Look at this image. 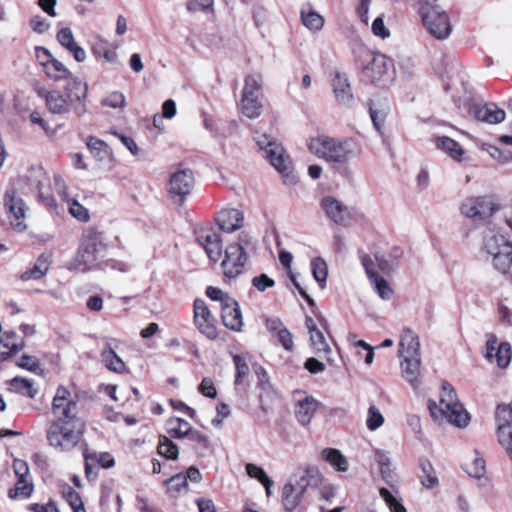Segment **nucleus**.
Wrapping results in <instances>:
<instances>
[{
    "label": "nucleus",
    "instance_id": "nucleus-32",
    "mask_svg": "<svg viewBox=\"0 0 512 512\" xmlns=\"http://www.w3.org/2000/svg\"><path fill=\"white\" fill-rule=\"evenodd\" d=\"M321 455L322 458L337 471L344 472L348 470V461L339 450L334 448H325L322 450Z\"/></svg>",
    "mask_w": 512,
    "mask_h": 512
},
{
    "label": "nucleus",
    "instance_id": "nucleus-51",
    "mask_svg": "<svg viewBox=\"0 0 512 512\" xmlns=\"http://www.w3.org/2000/svg\"><path fill=\"white\" fill-rule=\"evenodd\" d=\"M70 214L79 221L86 222L89 220L88 210L81 205L76 199L69 198L67 201Z\"/></svg>",
    "mask_w": 512,
    "mask_h": 512
},
{
    "label": "nucleus",
    "instance_id": "nucleus-52",
    "mask_svg": "<svg viewBox=\"0 0 512 512\" xmlns=\"http://www.w3.org/2000/svg\"><path fill=\"white\" fill-rule=\"evenodd\" d=\"M310 341L313 349L317 353H328L330 352V347L324 337L322 331L317 330L310 333Z\"/></svg>",
    "mask_w": 512,
    "mask_h": 512
},
{
    "label": "nucleus",
    "instance_id": "nucleus-63",
    "mask_svg": "<svg viewBox=\"0 0 512 512\" xmlns=\"http://www.w3.org/2000/svg\"><path fill=\"white\" fill-rule=\"evenodd\" d=\"M498 345L499 344H498V339H497L496 335L487 334V341H486L484 356L488 361H490V362L494 361V355L497 351Z\"/></svg>",
    "mask_w": 512,
    "mask_h": 512
},
{
    "label": "nucleus",
    "instance_id": "nucleus-10",
    "mask_svg": "<svg viewBox=\"0 0 512 512\" xmlns=\"http://www.w3.org/2000/svg\"><path fill=\"white\" fill-rule=\"evenodd\" d=\"M497 206L490 197L479 196L465 199L461 204V212L467 218L485 220L493 215Z\"/></svg>",
    "mask_w": 512,
    "mask_h": 512
},
{
    "label": "nucleus",
    "instance_id": "nucleus-11",
    "mask_svg": "<svg viewBox=\"0 0 512 512\" xmlns=\"http://www.w3.org/2000/svg\"><path fill=\"white\" fill-rule=\"evenodd\" d=\"M496 422L498 441L512 460V408L499 405L496 411Z\"/></svg>",
    "mask_w": 512,
    "mask_h": 512
},
{
    "label": "nucleus",
    "instance_id": "nucleus-26",
    "mask_svg": "<svg viewBox=\"0 0 512 512\" xmlns=\"http://www.w3.org/2000/svg\"><path fill=\"white\" fill-rule=\"evenodd\" d=\"M44 73L48 79L54 82H65V86H70L72 81H82L81 79L74 77L70 70L57 59L48 65L44 70Z\"/></svg>",
    "mask_w": 512,
    "mask_h": 512
},
{
    "label": "nucleus",
    "instance_id": "nucleus-21",
    "mask_svg": "<svg viewBox=\"0 0 512 512\" xmlns=\"http://www.w3.org/2000/svg\"><path fill=\"white\" fill-rule=\"evenodd\" d=\"M243 213L234 208L222 209L216 216V223L222 231L234 232L243 226Z\"/></svg>",
    "mask_w": 512,
    "mask_h": 512
},
{
    "label": "nucleus",
    "instance_id": "nucleus-53",
    "mask_svg": "<svg viewBox=\"0 0 512 512\" xmlns=\"http://www.w3.org/2000/svg\"><path fill=\"white\" fill-rule=\"evenodd\" d=\"M421 469L425 477L421 478V483L427 488H433L438 484V479L434 475V469L429 462H422Z\"/></svg>",
    "mask_w": 512,
    "mask_h": 512
},
{
    "label": "nucleus",
    "instance_id": "nucleus-44",
    "mask_svg": "<svg viewBox=\"0 0 512 512\" xmlns=\"http://www.w3.org/2000/svg\"><path fill=\"white\" fill-rule=\"evenodd\" d=\"M157 449L158 453L167 459L176 460L178 458L179 450L177 445L166 436H160Z\"/></svg>",
    "mask_w": 512,
    "mask_h": 512
},
{
    "label": "nucleus",
    "instance_id": "nucleus-25",
    "mask_svg": "<svg viewBox=\"0 0 512 512\" xmlns=\"http://www.w3.org/2000/svg\"><path fill=\"white\" fill-rule=\"evenodd\" d=\"M399 347L400 357H421L419 338L409 328L403 330Z\"/></svg>",
    "mask_w": 512,
    "mask_h": 512
},
{
    "label": "nucleus",
    "instance_id": "nucleus-37",
    "mask_svg": "<svg viewBox=\"0 0 512 512\" xmlns=\"http://www.w3.org/2000/svg\"><path fill=\"white\" fill-rule=\"evenodd\" d=\"M241 110L246 117L254 119L261 115L262 103L258 98L241 95Z\"/></svg>",
    "mask_w": 512,
    "mask_h": 512
},
{
    "label": "nucleus",
    "instance_id": "nucleus-5",
    "mask_svg": "<svg viewBox=\"0 0 512 512\" xmlns=\"http://www.w3.org/2000/svg\"><path fill=\"white\" fill-rule=\"evenodd\" d=\"M428 408L432 417H444L449 423L458 427H464L469 423L470 417L463 405L458 401L455 389L448 382L442 384V392L440 394V402L438 405L429 401Z\"/></svg>",
    "mask_w": 512,
    "mask_h": 512
},
{
    "label": "nucleus",
    "instance_id": "nucleus-49",
    "mask_svg": "<svg viewBox=\"0 0 512 512\" xmlns=\"http://www.w3.org/2000/svg\"><path fill=\"white\" fill-rule=\"evenodd\" d=\"M379 494L387 504L390 512H407L402 503L387 488H380Z\"/></svg>",
    "mask_w": 512,
    "mask_h": 512
},
{
    "label": "nucleus",
    "instance_id": "nucleus-6",
    "mask_svg": "<svg viewBox=\"0 0 512 512\" xmlns=\"http://www.w3.org/2000/svg\"><path fill=\"white\" fill-rule=\"evenodd\" d=\"M482 252L495 270L503 274L510 273L512 279V242L489 229L483 236Z\"/></svg>",
    "mask_w": 512,
    "mask_h": 512
},
{
    "label": "nucleus",
    "instance_id": "nucleus-14",
    "mask_svg": "<svg viewBox=\"0 0 512 512\" xmlns=\"http://www.w3.org/2000/svg\"><path fill=\"white\" fill-rule=\"evenodd\" d=\"M320 403L306 392L298 391L294 397V415L302 426L310 424Z\"/></svg>",
    "mask_w": 512,
    "mask_h": 512
},
{
    "label": "nucleus",
    "instance_id": "nucleus-36",
    "mask_svg": "<svg viewBox=\"0 0 512 512\" xmlns=\"http://www.w3.org/2000/svg\"><path fill=\"white\" fill-rule=\"evenodd\" d=\"M168 426V434L170 437L177 439L184 437L188 438L189 434L193 430L190 424L181 418L170 419L168 421Z\"/></svg>",
    "mask_w": 512,
    "mask_h": 512
},
{
    "label": "nucleus",
    "instance_id": "nucleus-34",
    "mask_svg": "<svg viewBox=\"0 0 512 512\" xmlns=\"http://www.w3.org/2000/svg\"><path fill=\"white\" fill-rule=\"evenodd\" d=\"M87 147L89 148L92 156L94 158H98L99 160H106L113 157V154L108 145L96 137L90 136L88 138Z\"/></svg>",
    "mask_w": 512,
    "mask_h": 512
},
{
    "label": "nucleus",
    "instance_id": "nucleus-35",
    "mask_svg": "<svg viewBox=\"0 0 512 512\" xmlns=\"http://www.w3.org/2000/svg\"><path fill=\"white\" fill-rule=\"evenodd\" d=\"M301 20L303 25L311 31H320L324 26V18L312 8L302 9Z\"/></svg>",
    "mask_w": 512,
    "mask_h": 512
},
{
    "label": "nucleus",
    "instance_id": "nucleus-38",
    "mask_svg": "<svg viewBox=\"0 0 512 512\" xmlns=\"http://www.w3.org/2000/svg\"><path fill=\"white\" fill-rule=\"evenodd\" d=\"M262 79L260 75H248L244 81L242 95L260 99Z\"/></svg>",
    "mask_w": 512,
    "mask_h": 512
},
{
    "label": "nucleus",
    "instance_id": "nucleus-12",
    "mask_svg": "<svg viewBox=\"0 0 512 512\" xmlns=\"http://www.w3.org/2000/svg\"><path fill=\"white\" fill-rule=\"evenodd\" d=\"M194 323L198 330L208 339H215L218 335L215 318L202 299H196L193 305Z\"/></svg>",
    "mask_w": 512,
    "mask_h": 512
},
{
    "label": "nucleus",
    "instance_id": "nucleus-54",
    "mask_svg": "<svg viewBox=\"0 0 512 512\" xmlns=\"http://www.w3.org/2000/svg\"><path fill=\"white\" fill-rule=\"evenodd\" d=\"M102 105L113 109L123 108L126 104V98L123 93L113 91L102 100Z\"/></svg>",
    "mask_w": 512,
    "mask_h": 512
},
{
    "label": "nucleus",
    "instance_id": "nucleus-18",
    "mask_svg": "<svg viewBox=\"0 0 512 512\" xmlns=\"http://www.w3.org/2000/svg\"><path fill=\"white\" fill-rule=\"evenodd\" d=\"M468 111L475 119L488 124L501 123L506 116L505 111L494 103H471Z\"/></svg>",
    "mask_w": 512,
    "mask_h": 512
},
{
    "label": "nucleus",
    "instance_id": "nucleus-20",
    "mask_svg": "<svg viewBox=\"0 0 512 512\" xmlns=\"http://www.w3.org/2000/svg\"><path fill=\"white\" fill-rule=\"evenodd\" d=\"M320 480L321 474L319 469L315 466H306L299 467L289 481H292V486L304 495L308 487L318 485Z\"/></svg>",
    "mask_w": 512,
    "mask_h": 512
},
{
    "label": "nucleus",
    "instance_id": "nucleus-22",
    "mask_svg": "<svg viewBox=\"0 0 512 512\" xmlns=\"http://www.w3.org/2000/svg\"><path fill=\"white\" fill-rule=\"evenodd\" d=\"M334 96L338 103L349 105L353 100L351 85L345 73L336 71L331 80Z\"/></svg>",
    "mask_w": 512,
    "mask_h": 512
},
{
    "label": "nucleus",
    "instance_id": "nucleus-47",
    "mask_svg": "<svg viewBox=\"0 0 512 512\" xmlns=\"http://www.w3.org/2000/svg\"><path fill=\"white\" fill-rule=\"evenodd\" d=\"M32 491L33 485L27 478H18L15 487L9 490L8 496L11 499L27 498L31 495Z\"/></svg>",
    "mask_w": 512,
    "mask_h": 512
},
{
    "label": "nucleus",
    "instance_id": "nucleus-46",
    "mask_svg": "<svg viewBox=\"0 0 512 512\" xmlns=\"http://www.w3.org/2000/svg\"><path fill=\"white\" fill-rule=\"evenodd\" d=\"M11 387L19 393H23L29 398H34L38 391L33 387V383L21 377H15L10 381Z\"/></svg>",
    "mask_w": 512,
    "mask_h": 512
},
{
    "label": "nucleus",
    "instance_id": "nucleus-58",
    "mask_svg": "<svg viewBox=\"0 0 512 512\" xmlns=\"http://www.w3.org/2000/svg\"><path fill=\"white\" fill-rule=\"evenodd\" d=\"M167 485L169 491L180 492L188 486L187 477L183 473H178L167 481Z\"/></svg>",
    "mask_w": 512,
    "mask_h": 512
},
{
    "label": "nucleus",
    "instance_id": "nucleus-2",
    "mask_svg": "<svg viewBox=\"0 0 512 512\" xmlns=\"http://www.w3.org/2000/svg\"><path fill=\"white\" fill-rule=\"evenodd\" d=\"M47 177L40 165L32 166L30 175L20 177L11 183L4 194V207L11 227L17 232L27 229L26 214L28 207L21 195L28 191H37L39 200L46 207H55L56 202L47 187Z\"/></svg>",
    "mask_w": 512,
    "mask_h": 512
},
{
    "label": "nucleus",
    "instance_id": "nucleus-41",
    "mask_svg": "<svg viewBox=\"0 0 512 512\" xmlns=\"http://www.w3.org/2000/svg\"><path fill=\"white\" fill-rule=\"evenodd\" d=\"M271 164L282 175L286 185H295L298 182L292 162H271Z\"/></svg>",
    "mask_w": 512,
    "mask_h": 512
},
{
    "label": "nucleus",
    "instance_id": "nucleus-64",
    "mask_svg": "<svg viewBox=\"0 0 512 512\" xmlns=\"http://www.w3.org/2000/svg\"><path fill=\"white\" fill-rule=\"evenodd\" d=\"M198 391L209 398H215L217 391L211 378L205 377L201 381Z\"/></svg>",
    "mask_w": 512,
    "mask_h": 512
},
{
    "label": "nucleus",
    "instance_id": "nucleus-1",
    "mask_svg": "<svg viewBox=\"0 0 512 512\" xmlns=\"http://www.w3.org/2000/svg\"><path fill=\"white\" fill-rule=\"evenodd\" d=\"M54 419L46 429V439L52 448L70 452L82 441L85 425L77 416V400L64 386H59L52 400Z\"/></svg>",
    "mask_w": 512,
    "mask_h": 512
},
{
    "label": "nucleus",
    "instance_id": "nucleus-48",
    "mask_svg": "<svg viewBox=\"0 0 512 512\" xmlns=\"http://www.w3.org/2000/svg\"><path fill=\"white\" fill-rule=\"evenodd\" d=\"M512 350L511 345L507 342H502L498 345L497 351L494 355V360L496 361L499 368H506L511 361Z\"/></svg>",
    "mask_w": 512,
    "mask_h": 512
},
{
    "label": "nucleus",
    "instance_id": "nucleus-13",
    "mask_svg": "<svg viewBox=\"0 0 512 512\" xmlns=\"http://www.w3.org/2000/svg\"><path fill=\"white\" fill-rule=\"evenodd\" d=\"M196 241L201 245L211 261H218L222 255V239L212 227H202L195 231Z\"/></svg>",
    "mask_w": 512,
    "mask_h": 512
},
{
    "label": "nucleus",
    "instance_id": "nucleus-60",
    "mask_svg": "<svg viewBox=\"0 0 512 512\" xmlns=\"http://www.w3.org/2000/svg\"><path fill=\"white\" fill-rule=\"evenodd\" d=\"M371 120L375 126V128L380 131L381 127L384 124L387 111L384 108H376L374 105H371L369 108Z\"/></svg>",
    "mask_w": 512,
    "mask_h": 512
},
{
    "label": "nucleus",
    "instance_id": "nucleus-56",
    "mask_svg": "<svg viewBox=\"0 0 512 512\" xmlns=\"http://www.w3.org/2000/svg\"><path fill=\"white\" fill-rule=\"evenodd\" d=\"M188 439L195 445V449L197 450H206L210 446V440L208 436L194 429L189 434Z\"/></svg>",
    "mask_w": 512,
    "mask_h": 512
},
{
    "label": "nucleus",
    "instance_id": "nucleus-24",
    "mask_svg": "<svg viewBox=\"0 0 512 512\" xmlns=\"http://www.w3.org/2000/svg\"><path fill=\"white\" fill-rule=\"evenodd\" d=\"M52 262V253L44 252L35 261L32 268L22 272L19 276L22 281L39 280L47 274Z\"/></svg>",
    "mask_w": 512,
    "mask_h": 512
},
{
    "label": "nucleus",
    "instance_id": "nucleus-39",
    "mask_svg": "<svg viewBox=\"0 0 512 512\" xmlns=\"http://www.w3.org/2000/svg\"><path fill=\"white\" fill-rule=\"evenodd\" d=\"M63 498L68 502L74 512H86L79 493L69 485L61 488Z\"/></svg>",
    "mask_w": 512,
    "mask_h": 512
},
{
    "label": "nucleus",
    "instance_id": "nucleus-59",
    "mask_svg": "<svg viewBox=\"0 0 512 512\" xmlns=\"http://www.w3.org/2000/svg\"><path fill=\"white\" fill-rule=\"evenodd\" d=\"M206 295L213 301H219L221 303V307L233 299L221 289L213 286H208L206 288Z\"/></svg>",
    "mask_w": 512,
    "mask_h": 512
},
{
    "label": "nucleus",
    "instance_id": "nucleus-61",
    "mask_svg": "<svg viewBox=\"0 0 512 512\" xmlns=\"http://www.w3.org/2000/svg\"><path fill=\"white\" fill-rule=\"evenodd\" d=\"M252 285L260 292H264L267 288L273 287L275 281L267 274H261L252 278Z\"/></svg>",
    "mask_w": 512,
    "mask_h": 512
},
{
    "label": "nucleus",
    "instance_id": "nucleus-29",
    "mask_svg": "<svg viewBox=\"0 0 512 512\" xmlns=\"http://www.w3.org/2000/svg\"><path fill=\"white\" fill-rule=\"evenodd\" d=\"M8 348L6 352H2V359H9L11 356L17 354L25 347V341L22 337L18 336L15 332H5L0 338V348Z\"/></svg>",
    "mask_w": 512,
    "mask_h": 512
},
{
    "label": "nucleus",
    "instance_id": "nucleus-17",
    "mask_svg": "<svg viewBox=\"0 0 512 512\" xmlns=\"http://www.w3.org/2000/svg\"><path fill=\"white\" fill-rule=\"evenodd\" d=\"M194 182L193 171L189 168H180L171 173L168 190L172 195L184 198L191 192Z\"/></svg>",
    "mask_w": 512,
    "mask_h": 512
},
{
    "label": "nucleus",
    "instance_id": "nucleus-30",
    "mask_svg": "<svg viewBox=\"0 0 512 512\" xmlns=\"http://www.w3.org/2000/svg\"><path fill=\"white\" fill-rule=\"evenodd\" d=\"M303 494L300 493L294 486L292 481L287 482L281 493L282 506L287 512H293L302 502Z\"/></svg>",
    "mask_w": 512,
    "mask_h": 512
},
{
    "label": "nucleus",
    "instance_id": "nucleus-33",
    "mask_svg": "<svg viewBox=\"0 0 512 512\" xmlns=\"http://www.w3.org/2000/svg\"><path fill=\"white\" fill-rule=\"evenodd\" d=\"M233 361L236 368L235 385L237 389H239L240 387H243V389H245L247 386V378L250 373V369L246 361V358L241 355H234Z\"/></svg>",
    "mask_w": 512,
    "mask_h": 512
},
{
    "label": "nucleus",
    "instance_id": "nucleus-31",
    "mask_svg": "<svg viewBox=\"0 0 512 512\" xmlns=\"http://www.w3.org/2000/svg\"><path fill=\"white\" fill-rule=\"evenodd\" d=\"M101 360L104 363L105 367L110 371L116 373H123L126 369L124 361L115 353V351L110 346H107L101 352Z\"/></svg>",
    "mask_w": 512,
    "mask_h": 512
},
{
    "label": "nucleus",
    "instance_id": "nucleus-7",
    "mask_svg": "<svg viewBox=\"0 0 512 512\" xmlns=\"http://www.w3.org/2000/svg\"><path fill=\"white\" fill-rule=\"evenodd\" d=\"M311 154L322 160H340L353 156L355 145L351 139H338L328 136L311 138L307 144Z\"/></svg>",
    "mask_w": 512,
    "mask_h": 512
},
{
    "label": "nucleus",
    "instance_id": "nucleus-15",
    "mask_svg": "<svg viewBox=\"0 0 512 512\" xmlns=\"http://www.w3.org/2000/svg\"><path fill=\"white\" fill-rule=\"evenodd\" d=\"M253 140L256 143L258 151L261 153V157L267 160H284L285 157H290L286 154L282 143L267 134L256 133L253 136Z\"/></svg>",
    "mask_w": 512,
    "mask_h": 512
},
{
    "label": "nucleus",
    "instance_id": "nucleus-28",
    "mask_svg": "<svg viewBox=\"0 0 512 512\" xmlns=\"http://www.w3.org/2000/svg\"><path fill=\"white\" fill-rule=\"evenodd\" d=\"M401 371L403 378L410 383L413 388L419 384L421 357H401Z\"/></svg>",
    "mask_w": 512,
    "mask_h": 512
},
{
    "label": "nucleus",
    "instance_id": "nucleus-16",
    "mask_svg": "<svg viewBox=\"0 0 512 512\" xmlns=\"http://www.w3.org/2000/svg\"><path fill=\"white\" fill-rule=\"evenodd\" d=\"M320 207L327 218L336 224L346 226L351 221L349 208L333 196H325L320 201Z\"/></svg>",
    "mask_w": 512,
    "mask_h": 512
},
{
    "label": "nucleus",
    "instance_id": "nucleus-42",
    "mask_svg": "<svg viewBox=\"0 0 512 512\" xmlns=\"http://www.w3.org/2000/svg\"><path fill=\"white\" fill-rule=\"evenodd\" d=\"M93 54L107 63H115L117 61V53L115 50L110 49L105 41H99L93 46Z\"/></svg>",
    "mask_w": 512,
    "mask_h": 512
},
{
    "label": "nucleus",
    "instance_id": "nucleus-55",
    "mask_svg": "<svg viewBox=\"0 0 512 512\" xmlns=\"http://www.w3.org/2000/svg\"><path fill=\"white\" fill-rule=\"evenodd\" d=\"M16 365L22 369H26L34 373L41 371L39 360L36 357L30 355L21 356L16 362Z\"/></svg>",
    "mask_w": 512,
    "mask_h": 512
},
{
    "label": "nucleus",
    "instance_id": "nucleus-62",
    "mask_svg": "<svg viewBox=\"0 0 512 512\" xmlns=\"http://www.w3.org/2000/svg\"><path fill=\"white\" fill-rule=\"evenodd\" d=\"M35 56L44 70L56 59L52 56L50 51L44 47H36Z\"/></svg>",
    "mask_w": 512,
    "mask_h": 512
},
{
    "label": "nucleus",
    "instance_id": "nucleus-27",
    "mask_svg": "<svg viewBox=\"0 0 512 512\" xmlns=\"http://www.w3.org/2000/svg\"><path fill=\"white\" fill-rule=\"evenodd\" d=\"M57 40L73 55L76 61L83 62L86 59L85 50L75 42L70 28H62L57 34Z\"/></svg>",
    "mask_w": 512,
    "mask_h": 512
},
{
    "label": "nucleus",
    "instance_id": "nucleus-3",
    "mask_svg": "<svg viewBox=\"0 0 512 512\" xmlns=\"http://www.w3.org/2000/svg\"><path fill=\"white\" fill-rule=\"evenodd\" d=\"M107 248L102 233L93 227L84 230L79 247L73 259L68 263L67 269L82 273L94 270L99 265L102 252Z\"/></svg>",
    "mask_w": 512,
    "mask_h": 512
},
{
    "label": "nucleus",
    "instance_id": "nucleus-40",
    "mask_svg": "<svg viewBox=\"0 0 512 512\" xmlns=\"http://www.w3.org/2000/svg\"><path fill=\"white\" fill-rule=\"evenodd\" d=\"M437 147L446 151L451 158H457L463 155L464 151L458 142L443 136L436 140Z\"/></svg>",
    "mask_w": 512,
    "mask_h": 512
},
{
    "label": "nucleus",
    "instance_id": "nucleus-45",
    "mask_svg": "<svg viewBox=\"0 0 512 512\" xmlns=\"http://www.w3.org/2000/svg\"><path fill=\"white\" fill-rule=\"evenodd\" d=\"M311 269L314 279L321 287H324L328 276V267L325 260L320 257L314 258L311 261Z\"/></svg>",
    "mask_w": 512,
    "mask_h": 512
},
{
    "label": "nucleus",
    "instance_id": "nucleus-50",
    "mask_svg": "<svg viewBox=\"0 0 512 512\" xmlns=\"http://www.w3.org/2000/svg\"><path fill=\"white\" fill-rule=\"evenodd\" d=\"M384 423V417L381 414L380 410L375 406L371 405L368 409L366 425L367 428L371 431H375L379 427H381Z\"/></svg>",
    "mask_w": 512,
    "mask_h": 512
},
{
    "label": "nucleus",
    "instance_id": "nucleus-4",
    "mask_svg": "<svg viewBox=\"0 0 512 512\" xmlns=\"http://www.w3.org/2000/svg\"><path fill=\"white\" fill-rule=\"evenodd\" d=\"M65 95L59 91H50L46 95V105L50 112L54 114H64L74 106L78 115L86 112L85 100L88 93V85L83 81H72L70 86H65Z\"/></svg>",
    "mask_w": 512,
    "mask_h": 512
},
{
    "label": "nucleus",
    "instance_id": "nucleus-19",
    "mask_svg": "<svg viewBox=\"0 0 512 512\" xmlns=\"http://www.w3.org/2000/svg\"><path fill=\"white\" fill-rule=\"evenodd\" d=\"M364 77L374 84H384L389 75V60L384 54L373 55L363 70Z\"/></svg>",
    "mask_w": 512,
    "mask_h": 512
},
{
    "label": "nucleus",
    "instance_id": "nucleus-9",
    "mask_svg": "<svg viewBox=\"0 0 512 512\" xmlns=\"http://www.w3.org/2000/svg\"><path fill=\"white\" fill-rule=\"evenodd\" d=\"M419 12L426 29L439 40L449 37L452 26L447 13L436 3L425 1L420 5Z\"/></svg>",
    "mask_w": 512,
    "mask_h": 512
},
{
    "label": "nucleus",
    "instance_id": "nucleus-23",
    "mask_svg": "<svg viewBox=\"0 0 512 512\" xmlns=\"http://www.w3.org/2000/svg\"><path fill=\"white\" fill-rule=\"evenodd\" d=\"M223 324L234 331H240L243 325L242 313L238 303L232 299L221 307Z\"/></svg>",
    "mask_w": 512,
    "mask_h": 512
},
{
    "label": "nucleus",
    "instance_id": "nucleus-8",
    "mask_svg": "<svg viewBox=\"0 0 512 512\" xmlns=\"http://www.w3.org/2000/svg\"><path fill=\"white\" fill-rule=\"evenodd\" d=\"M252 246V238L247 232H241L237 241L227 245L221 262L223 274L226 277L235 278L242 273L248 260L247 251Z\"/></svg>",
    "mask_w": 512,
    "mask_h": 512
},
{
    "label": "nucleus",
    "instance_id": "nucleus-57",
    "mask_svg": "<svg viewBox=\"0 0 512 512\" xmlns=\"http://www.w3.org/2000/svg\"><path fill=\"white\" fill-rule=\"evenodd\" d=\"M485 461L483 458L476 457L467 468V473L474 478L480 479L485 475Z\"/></svg>",
    "mask_w": 512,
    "mask_h": 512
},
{
    "label": "nucleus",
    "instance_id": "nucleus-43",
    "mask_svg": "<svg viewBox=\"0 0 512 512\" xmlns=\"http://www.w3.org/2000/svg\"><path fill=\"white\" fill-rule=\"evenodd\" d=\"M370 282L373 285L374 290L383 300H389L392 297L393 290L388 282L379 274L370 275Z\"/></svg>",
    "mask_w": 512,
    "mask_h": 512
}]
</instances>
